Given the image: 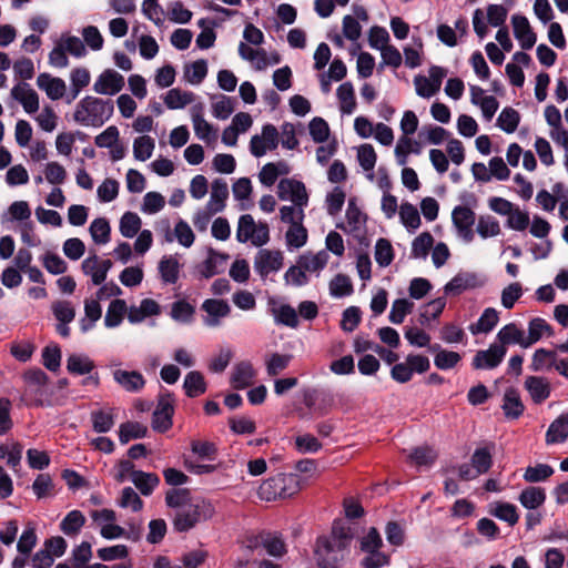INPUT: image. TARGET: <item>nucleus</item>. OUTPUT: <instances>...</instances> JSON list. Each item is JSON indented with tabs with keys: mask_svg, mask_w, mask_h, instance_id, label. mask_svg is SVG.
Listing matches in <instances>:
<instances>
[{
	"mask_svg": "<svg viewBox=\"0 0 568 568\" xmlns=\"http://www.w3.org/2000/svg\"><path fill=\"white\" fill-rule=\"evenodd\" d=\"M114 112V103L111 99L87 95L81 99L73 112V120L80 125L100 128Z\"/></svg>",
	"mask_w": 568,
	"mask_h": 568,
	"instance_id": "f257e3e1",
	"label": "nucleus"
},
{
	"mask_svg": "<svg viewBox=\"0 0 568 568\" xmlns=\"http://www.w3.org/2000/svg\"><path fill=\"white\" fill-rule=\"evenodd\" d=\"M300 490L298 477L294 474H277L263 481L258 495L267 501L277 498H288Z\"/></svg>",
	"mask_w": 568,
	"mask_h": 568,
	"instance_id": "f03ea898",
	"label": "nucleus"
},
{
	"mask_svg": "<svg viewBox=\"0 0 568 568\" xmlns=\"http://www.w3.org/2000/svg\"><path fill=\"white\" fill-rule=\"evenodd\" d=\"M277 195L283 201L292 202L298 209V213H303L304 206L307 205L308 195L301 181L282 179L277 184Z\"/></svg>",
	"mask_w": 568,
	"mask_h": 568,
	"instance_id": "7ed1b4c3",
	"label": "nucleus"
},
{
	"mask_svg": "<svg viewBox=\"0 0 568 568\" xmlns=\"http://www.w3.org/2000/svg\"><path fill=\"white\" fill-rule=\"evenodd\" d=\"M229 258L227 254L209 248L205 260L195 266V275L207 280L221 274L225 271Z\"/></svg>",
	"mask_w": 568,
	"mask_h": 568,
	"instance_id": "20e7f679",
	"label": "nucleus"
},
{
	"mask_svg": "<svg viewBox=\"0 0 568 568\" xmlns=\"http://www.w3.org/2000/svg\"><path fill=\"white\" fill-rule=\"evenodd\" d=\"M507 354V347L498 345L496 342L490 344L487 349L476 353L471 366L475 369H494L504 361Z\"/></svg>",
	"mask_w": 568,
	"mask_h": 568,
	"instance_id": "39448f33",
	"label": "nucleus"
},
{
	"mask_svg": "<svg viewBox=\"0 0 568 568\" xmlns=\"http://www.w3.org/2000/svg\"><path fill=\"white\" fill-rule=\"evenodd\" d=\"M201 310L206 313L203 317V324L207 327H217L222 324V320L231 313V306L224 300L207 298Z\"/></svg>",
	"mask_w": 568,
	"mask_h": 568,
	"instance_id": "423d86ee",
	"label": "nucleus"
},
{
	"mask_svg": "<svg viewBox=\"0 0 568 568\" xmlns=\"http://www.w3.org/2000/svg\"><path fill=\"white\" fill-rule=\"evenodd\" d=\"M283 266V255L281 252L261 250L254 260V270L265 278L272 273L278 272Z\"/></svg>",
	"mask_w": 568,
	"mask_h": 568,
	"instance_id": "0eeeda50",
	"label": "nucleus"
},
{
	"mask_svg": "<svg viewBox=\"0 0 568 568\" xmlns=\"http://www.w3.org/2000/svg\"><path fill=\"white\" fill-rule=\"evenodd\" d=\"M203 508L204 505L190 504L176 510L173 521L175 530L185 532L192 529L201 520Z\"/></svg>",
	"mask_w": 568,
	"mask_h": 568,
	"instance_id": "6e6552de",
	"label": "nucleus"
},
{
	"mask_svg": "<svg viewBox=\"0 0 568 568\" xmlns=\"http://www.w3.org/2000/svg\"><path fill=\"white\" fill-rule=\"evenodd\" d=\"M124 87V78L113 69L104 70L93 84L99 94L114 95Z\"/></svg>",
	"mask_w": 568,
	"mask_h": 568,
	"instance_id": "1a4fd4ad",
	"label": "nucleus"
},
{
	"mask_svg": "<svg viewBox=\"0 0 568 568\" xmlns=\"http://www.w3.org/2000/svg\"><path fill=\"white\" fill-rule=\"evenodd\" d=\"M282 221L286 223H291L286 232V245L288 250H297L306 244L307 241V230L302 224V217L304 215H297L298 221L294 217L296 215H281Z\"/></svg>",
	"mask_w": 568,
	"mask_h": 568,
	"instance_id": "9d476101",
	"label": "nucleus"
},
{
	"mask_svg": "<svg viewBox=\"0 0 568 568\" xmlns=\"http://www.w3.org/2000/svg\"><path fill=\"white\" fill-rule=\"evenodd\" d=\"M511 24L514 36L519 41L521 49H531L536 44L537 36L530 27L528 19L521 14H514L511 17Z\"/></svg>",
	"mask_w": 568,
	"mask_h": 568,
	"instance_id": "9b49d317",
	"label": "nucleus"
},
{
	"mask_svg": "<svg viewBox=\"0 0 568 568\" xmlns=\"http://www.w3.org/2000/svg\"><path fill=\"white\" fill-rule=\"evenodd\" d=\"M173 413L174 408L170 395L161 397L152 415V428L159 433L170 429Z\"/></svg>",
	"mask_w": 568,
	"mask_h": 568,
	"instance_id": "f8f14e48",
	"label": "nucleus"
},
{
	"mask_svg": "<svg viewBox=\"0 0 568 568\" xmlns=\"http://www.w3.org/2000/svg\"><path fill=\"white\" fill-rule=\"evenodd\" d=\"M112 375L115 383L125 392L139 393L145 386V378L138 371L115 369Z\"/></svg>",
	"mask_w": 568,
	"mask_h": 568,
	"instance_id": "ddd939ff",
	"label": "nucleus"
},
{
	"mask_svg": "<svg viewBox=\"0 0 568 568\" xmlns=\"http://www.w3.org/2000/svg\"><path fill=\"white\" fill-rule=\"evenodd\" d=\"M524 387L528 392L535 404L544 403L551 393L549 381L542 376H528L524 382Z\"/></svg>",
	"mask_w": 568,
	"mask_h": 568,
	"instance_id": "4468645a",
	"label": "nucleus"
},
{
	"mask_svg": "<svg viewBox=\"0 0 568 568\" xmlns=\"http://www.w3.org/2000/svg\"><path fill=\"white\" fill-rule=\"evenodd\" d=\"M329 258V254L325 250H321L317 253L306 252L297 258V264H300L306 273L315 274L316 276L324 270L327 265Z\"/></svg>",
	"mask_w": 568,
	"mask_h": 568,
	"instance_id": "2eb2a0df",
	"label": "nucleus"
},
{
	"mask_svg": "<svg viewBox=\"0 0 568 568\" xmlns=\"http://www.w3.org/2000/svg\"><path fill=\"white\" fill-rule=\"evenodd\" d=\"M526 334L524 329L519 328L516 323H509L503 326L496 335V343L498 345H519L523 348H528L526 343Z\"/></svg>",
	"mask_w": 568,
	"mask_h": 568,
	"instance_id": "dca6fc26",
	"label": "nucleus"
},
{
	"mask_svg": "<svg viewBox=\"0 0 568 568\" xmlns=\"http://www.w3.org/2000/svg\"><path fill=\"white\" fill-rule=\"evenodd\" d=\"M11 95L19 101L27 113H34L39 109L38 93L29 87L28 83H21L13 87Z\"/></svg>",
	"mask_w": 568,
	"mask_h": 568,
	"instance_id": "f3484780",
	"label": "nucleus"
},
{
	"mask_svg": "<svg viewBox=\"0 0 568 568\" xmlns=\"http://www.w3.org/2000/svg\"><path fill=\"white\" fill-rule=\"evenodd\" d=\"M160 278L164 284H175L179 281L181 264L176 255H164L159 262Z\"/></svg>",
	"mask_w": 568,
	"mask_h": 568,
	"instance_id": "a211bd4d",
	"label": "nucleus"
},
{
	"mask_svg": "<svg viewBox=\"0 0 568 568\" xmlns=\"http://www.w3.org/2000/svg\"><path fill=\"white\" fill-rule=\"evenodd\" d=\"M39 89L45 91L51 100H59L64 95L65 82L60 78L51 77L49 73H41L37 78Z\"/></svg>",
	"mask_w": 568,
	"mask_h": 568,
	"instance_id": "6ab92c4d",
	"label": "nucleus"
},
{
	"mask_svg": "<svg viewBox=\"0 0 568 568\" xmlns=\"http://www.w3.org/2000/svg\"><path fill=\"white\" fill-rule=\"evenodd\" d=\"M495 449V444L489 443L483 447H477L471 457L470 463L471 466L479 473V475H484L489 471L493 466V453Z\"/></svg>",
	"mask_w": 568,
	"mask_h": 568,
	"instance_id": "aec40b11",
	"label": "nucleus"
},
{
	"mask_svg": "<svg viewBox=\"0 0 568 568\" xmlns=\"http://www.w3.org/2000/svg\"><path fill=\"white\" fill-rule=\"evenodd\" d=\"M229 197V186L223 179H215L212 182L211 197L207 204L210 213H217L224 210L225 201Z\"/></svg>",
	"mask_w": 568,
	"mask_h": 568,
	"instance_id": "412c9836",
	"label": "nucleus"
},
{
	"mask_svg": "<svg viewBox=\"0 0 568 568\" xmlns=\"http://www.w3.org/2000/svg\"><path fill=\"white\" fill-rule=\"evenodd\" d=\"M501 408L504 410L505 416L509 419H517L519 416L523 415L525 406L520 399L517 389H506Z\"/></svg>",
	"mask_w": 568,
	"mask_h": 568,
	"instance_id": "4be33fe9",
	"label": "nucleus"
},
{
	"mask_svg": "<svg viewBox=\"0 0 568 568\" xmlns=\"http://www.w3.org/2000/svg\"><path fill=\"white\" fill-rule=\"evenodd\" d=\"M499 321V313L493 308H486L476 323L469 325L473 335L487 334L491 332Z\"/></svg>",
	"mask_w": 568,
	"mask_h": 568,
	"instance_id": "5701e85b",
	"label": "nucleus"
},
{
	"mask_svg": "<svg viewBox=\"0 0 568 568\" xmlns=\"http://www.w3.org/2000/svg\"><path fill=\"white\" fill-rule=\"evenodd\" d=\"M557 356V351L538 348L532 355L530 369L532 372H544L551 368L555 369Z\"/></svg>",
	"mask_w": 568,
	"mask_h": 568,
	"instance_id": "b1692460",
	"label": "nucleus"
},
{
	"mask_svg": "<svg viewBox=\"0 0 568 568\" xmlns=\"http://www.w3.org/2000/svg\"><path fill=\"white\" fill-rule=\"evenodd\" d=\"M519 503L528 510H536L546 500L545 489L537 486H529L521 490L518 497Z\"/></svg>",
	"mask_w": 568,
	"mask_h": 568,
	"instance_id": "393cba45",
	"label": "nucleus"
},
{
	"mask_svg": "<svg viewBox=\"0 0 568 568\" xmlns=\"http://www.w3.org/2000/svg\"><path fill=\"white\" fill-rule=\"evenodd\" d=\"M255 376L253 366L248 362L239 363L234 368L231 376V384L236 389H244L250 386Z\"/></svg>",
	"mask_w": 568,
	"mask_h": 568,
	"instance_id": "a878e982",
	"label": "nucleus"
},
{
	"mask_svg": "<svg viewBox=\"0 0 568 568\" xmlns=\"http://www.w3.org/2000/svg\"><path fill=\"white\" fill-rule=\"evenodd\" d=\"M94 367V362L84 354H71L67 359V369L73 375L90 374Z\"/></svg>",
	"mask_w": 568,
	"mask_h": 568,
	"instance_id": "bb28decb",
	"label": "nucleus"
},
{
	"mask_svg": "<svg viewBox=\"0 0 568 568\" xmlns=\"http://www.w3.org/2000/svg\"><path fill=\"white\" fill-rule=\"evenodd\" d=\"M195 307L185 300H178L172 303L170 316L181 324H191L194 321Z\"/></svg>",
	"mask_w": 568,
	"mask_h": 568,
	"instance_id": "cd10ccee",
	"label": "nucleus"
},
{
	"mask_svg": "<svg viewBox=\"0 0 568 568\" xmlns=\"http://www.w3.org/2000/svg\"><path fill=\"white\" fill-rule=\"evenodd\" d=\"M476 275L459 273L455 275L444 287L446 295H458L467 288L475 287Z\"/></svg>",
	"mask_w": 568,
	"mask_h": 568,
	"instance_id": "c85d7f7f",
	"label": "nucleus"
},
{
	"mask_svg": "<svg viewBox=\"0 0 568 568\" xmlns=\"http://www.w3.org/2000/svg\"><path fill=\"white\" fill-rule=\"evenodd\" d=\"M128 311V306L124 300L115 298L113 300L108 307L106 314L104 316V325L108 328L118 327Z\"/></svg>",
	"mask_w": 568,
	"mask_h": 568,
	"instance_id": "c756f323",
	"label": "nucleus"
},
{
	"mask_svg": "<svg viewBox=\"0 0 568 568\" xmlns=\"http://www.w3.org/2000/svg\"><path fill=\"white\" fill-rule=\"evenodd\" d=\"M192 121L195 134L199 139L207 142H210L212 139H215L213 126L204 120L201 106L192 108Z\"/></svg>",
	"mask_w": 568,
	"mask_h": 568,
	"instance_id": "7c9ffc66",
	"label": "nucleus"
},
{
	"mask_svg": "<svg viewBox=\"0 0 568 568\" xmlns=\"http://www.w3.org/2000/svg\"><path fill=\"white\" fill-rule=\"evenodd\" d=\"M568 438V423L559 415L546 432V444H562Z\"/></svg>",
	"mask_w": 568,
	"mask_h": 568,
	"instance_id": "2f4dec72",
	"label": "nucleus"
},
{
	"mask_svg": "<svg viewBox=\"0 0 568 568\" xmlns=\"http://www.w3.org/2000/svg\"><path fill=\"white\" fill-rule=\"evenodd\" d=\"M131 481L142 495L149 496L159 486L160 478L156 474L139 470L133 473V478Z\"/></svg>",
	"mask_w": 568,
	"mask_h": 568,
	"instance_id": "473e14b6",
	"label": "nucleus"
},
{
	"mask_svg": "<svg viewBox=\"0 0 568 568\" xmlns=\"http://www.w3.org/2000/svg\"><path fill=\"white\" fill-rule=\"evenodd\" d=\"M183 388L186 396L197 397L206 392V383L202 373L197 371H191L185 375Z\"/></svg>",
	"mask_w": 568,
	"mask_h": 568,
	"instance_id": "72a5a7b5",
	"label": "nucleus"
},
{
	"mask_svg": "<svg viewBox=\"0 0 568 568\" xmlns=\"http://www.w3.org/2000/svg\"><path fill=\"white\" fill-rule=\"evenodd\" d=\"M342 113L351 114L356 108L354 87L351 82L342 83L336 91Z\"/></svg>",
	"mask_w": 568,
	"mask_h": 568,
	"instance_id": "f704fd0d",
	"label": "nucleus"
},
{
	"mask_svg": "<svg viewBox=\"0 0 568 568\" xmlns=\"http://www.w3.org/2000/svg\"><path fill=\"white\" fill-rule=\"evenodd\" d=\"M85 523V517L80 510H71L60 523V530L69 536H77Z\"/></svg>",
	"mask_w": 568,
	"mask_h": 568,
	"instance_id": "c9c22d12",
	"label": "nucleus"
},
{
	"mask_svg": "<svg viewBox=\"0 0 568 568\" xmlns=\"http://www.w3.org/2000/svg\"><path fill=\"white\" fill-rule=\"evenodd\" d=\"M165 239L168 242L175 239L182 246L190 247L194 243L195 236L190 225L181 220L176 223L173 234L168 229Z\"/></svg>",
	"mask_w": 568,
	"mask_h": 568,
	"instance_id": "e433bc0d",
	"label": "nucleus"
},
{
	"mask_svg": "<svg viewBox=\"0 0 568 568\" xmlns=\"http://www.w3.org/2000/svg\"><path fill=\"white\" fill-rule=\"evenodd\" d=\"M148 428L138 422H126L119 427V440L128 444L131 439H139L146 436Z\"/></svg>",
	"mask_w": 568,
	"mask_h": 568,
	"instance_id": "4c0bfd02",
	"label": "nucleus"
},
{
	"mask_svg": "<svg viewBox=\"0 0 568 568\" xmlns=\"http://www.w3.org/2000/svg\"><path fill=\"white\" fill-rule=\"evenodd\" d=\"M252 184L250 179L241 178L233 184V195L236 200L241 201L240 210H248L253 202L251 200Z\"/></svg>",
	"mask_w": 568,
	"mask_h": 568,
	"instance_id": "58836bf2",
	"label": "nucleus"
},
{
	"mask_svg": "<svg viewBox=\"0 0 568 568\" xmlns=\"http://www.w3.org/2000/svg\"><path fill=\"white\" fill-rule=\"evenodd\" d=\"M545 333H551L550 325L544 318H532L528 324V335H526L527 342L525 345L530 347L532 344L537 343Z\"/></svg>",
	"mask_w": 568,
	"mask_h": 568,
	"instance_id": "ea45409f",
	"label": "nucleus"
},
{
	"mask_svg": "<svg viewBox=\"0 0 568 568\" xmlns=\"http://www.w3.org/2000/svg\"><path fill=\"white\" fill-rule=\"evenodd\" d=\"M194 100V94L189 91H181L180 89H171L165 98L164 103L169 109H182Z\"/></svg>",
	"mask_w": 568,
	"mask_h": 568,
	"instance_id": "a19ab883",
	"label": "nucleus"
},
{
	"mask_svg": "<svg viewBox=\"0 0 568 568\" xmlns=\"http://www.w3.org/2000/svg\"><path fill=\"white\" fill-rule=\"evenodd\" d=\"M519 122V112L510 106L505 108L497 119V125L506 133L515 132L518 128Z\"/></svg>",
	"mask_w": 568,
	"mask_h": 568,
	"instance_id": "79ce46f5",
	"label": "nucleus"
},
{
	"mask_svg": "<svg viewBox=\"0 0 568 568\" xmlns=\"http://www.w3.org/2000/svg\"><path fill=\"white\" fill-rule=\"evenodd\" d=\"M554 474V468L547 464H537L528 466L524 473V479L527 483H540L548 479Z\"/></svg>",
	"mask_w": 568,
	"mask_h": 568,
	"instance_id": "37998d69",
	"label": "nucleus"
},
{
	"mask_svg": "<svg viewBox=\"0 0 568 568\" xmlns=\"http://www.w3.org/2000/svg\"><path fill=\"white\" fill-rule=\"evenodd\" d=\"M414 303L406 298H398L393 302L388 318L393 324H402L405 316L413 311Z\"/></svg>",
	"mask_w": 568,
	"mask_h": 568,
	"instance_id": "c03bdc74",
	"label": "nucleus"
},
{
	"mask_svg": "<svg viewBox=\"0 0 568 568\" xmlns=\"http://www.w3.org/2000/svg\"><path fill=\"white\" fill-rule=\"evenodd\" d=\"M490 514L500 520L508 523L509 526L517 524L519 516L515 505L509 503H496Z\"/></svg>",
	"mask_w": 568,
	"mask_h": 568,
	"instance_id": "a18cd8bd",
	"label": "nucleus"
},
{
	"mask_svg": "<svg viewBox=\"0 0 568 568\" xmlns=\"http://www.w3.org/2000/svg\"><path fill=\"white\" fill-rule=\"evenodd\" d=\"M445 306H446L445 297H438V298H435V300L430 301L429 303H427L424 306V310L420 312V315H419L420 324L426 325V324H428V322L430 320L437 318L444 311Z\"/></svg>",
	"mask_w": 568,
	"mask_h": 568,
	"instance_id": "49530a36",
	"label": "nucleus"
},
{
	"mask_svg": "<svg viewBox=\"0 0 568 568\" xmlns=\"http://www.w3.org/2000/svg\"><path fill=\"white\" fill-rule=\"evenodd\" d=\"M154 150V140L149 135H142L134 140L133 154L139 161H146Z\"/></svg>",
	"mask_w": 568,
	"mask_h": 568,
	"instance_id": "de8ad7c7",
	"label": "nucleus"
},
{
	"mask_svg": "<svg viewBox=\"0 0 568 568\" xmlns=\"http://www.w3.org/2000/svg\"><path fill=\"white\" fill-rule=\"evenodd\" d=\"M110 224L103 217L95 219L90 226L92 240L97 244H105L110 241Z\"/></svg>",
	"mask_w": 568,
	"mask_h": 568,
	"instance_id": "09e8293b",
	"label": "nucleus"
},
{
	"mask_svg": "<svg viewBox=\"0 0 568 568\" xmlns=\"http://www.w3.org/2000/svg\"><path fill=\"white\" fill-rule=\"evenodd\" d=\"M433 243L434 239L429 233H422L413 241L410 256L414 258H426Z\"/></svg>",
	"mask_w": 568,
	"mask_h": 568,
	"instance_id": "8fccbe9b",
	"label": "nucleus"
},
{
	"mask_svg": "<svg viewBox=\"0 0 568 568\" xmlns=\"http://www.w3.org/2000/svg\"><path fill=\"white\" fill-rule=\"evenodd\" d=\"M394 258L393 246L386 239H379L375 245V261L381 267L388 266Z\"/></svg>",
	"mask_w": 568,
	"mask_h": 568,
	"instance_id": "3c124183",
	"label": "nucleus"
},
{
	"mask_svg": "<svg viewBox=\"0 0 568 568\" xmlns=\"http://www.w3.org/2000/svg\"><path fill=\"white\" fill-rule=\"evenodd\" d=\"M42 364L51 372H57L61 366V349L57 344L48 345L42 351Z\"/></svg>",
	"mask_w": 568,
	"mask_h": 568,
	"instance_id": "603ef678",
	"label": "nucleus"
},
{
	"mask_svg": "<svg viewBox=\"0 0 568 568\" xmlns=\"http://www.w3.org/2000/svg\"><path fill=\"white\" fill-rule=\"evenodd\" d=\"M476 230L483 239H487L498 235L500 226L494 215H480Z\"/></svg>",
	"mask_w": 568,
	"mask_h": 568,
	"instance_id": "864d4df0",
	"label": "nucleus"
},
{
	"mask_svg": "<svg viewBox=\"0 0 568 568\" xmlns=\"http://www.w3.org/2000/svg\"><path fill=\"white\" fill-rule=\"evenodd\" d=\"M476 215H452L459 235L467 242L474 237L473 225L476 222Z\"/></svg>",
	"mask_w": 568,
	"mask_h": 568,
	"instance_id": "5fc2aeb1",
	"label": "nucleus"
},
{
	"mask_svg": "<svg viewBox=\"0 0 568 568\" xmlns=\"http://www.w3.org/2000/svg\"><path fill=\"white\" fill-rule=\"evenodd\" d=\"M435 459L436 454L429 447H417L409 455L410 463L418 468L432 466Z\"/></svg>",
	"mask_w": 568,
	"mask_h": 568,
	"instance_id": "6e6d98bb",
	"label": "nucleus"
},
{
	"mask_svg": "<svg viewBox=\"0 0 568 568\" xmlns=\"http://www.w3.org/2000/svg\"><path fill=\"white\" fill-rule=\"evenodd\" d=\"M207 74V63L204 59L196 60L185 68V77L192 84H200Z\"/></svg>",
	"mask_w": 568,
	"mask_h": 568,
	"instance_id": "4d7b16f0",
	"label": "nucleus"
},
{
	"mask_svg": "<svg viewBox=\"0 0 568 568\" xmlns=\"http://www.w3.org/2000/svg\"><path fill=\"white\" fill-rule=\"evenodd\" d=\"M329 292L334 297H344L353 293V285L348 276L338 274L329 283Z\"/></svg>",
	"mask_w": 568,
	"mask_h": 568,
	"instance_id": "13d9d810",
	"label": "nucleus"
},
{
	"mask_svg": "<svg viewBox=\"0 0 568 568\" xmlns=\"http://www.w3.org/2000/svg\"><path fill=\"white\" fill-rule=\"evenodd\" d=\"M292 355L273 353L266 359V372L270 376H276L283 372L290 364Z\"/></svg>",
	"mask_w": 568,
	"mask_h": 568,
	"instance_id": "bf43d9fd",
	"label": "nucleus"
},
{
	"mask_svg": "<svg viewBox=\"0 0 568 568\" xmlns=\"http://www.w3.org/2000/svg\"><path fill=\"white\" fill-rule=\"evenodd\" d=\"M118 505L122 508H131L135 513L143 508L142 499L132 487H124L122 489Z\"/></svg>",
	"mask_w": 568,
	"mask_h": 568,
	"instance_id": "052dcab7",
	"label": "nucleus"
},
{
	"mask_svg": "<svg viewBox=\"0 0 568 568\" xmlns=\"http://www.w3.org/2000/svg\"><path fill=\"white\" fill-rule=\"evenodd\" d=\"M332 536L337 540L338 548H345L354 537V532L351 526L346 525L342 520H336L333 524Z\"/></svg>",
	"mask_w": 568,
	"mask_h": 568,
	"instance_id": "680f3d73",
	"label": "nucleus"
},
{
	"mask_svg": "<svg viewBox=\"0 0 568 568\" xmlns=\"http://www.w3.org/2000/svg\"><path fill=\"white\" fill-rule=\"evenodd\" d=\"M308 129H310V134L314 142L323 143L328 139L329 128H328L327 122L324 119H322L320 116L314 118L310 122Z\"/></svg>",
	"mask_w": 568,
	"mask_h": 568,
	"instance_id": "e2e57ef3",
	"label": "nucleus"
},
{
	"mask_svg": "<svg viewBox=\"0 0 568 568\" xmlns=\"http://www.w3.org/2000/svg\"><path fill=\"white\" fill-rule=\"evenodd\" d=\"M51 308L58 322L71 323L75 317V310L69 301L54 302Z\"/></svg>",
	"mask_w": 568,
	"mask_h": 568,
	"instance_id": "0e129e2a",
	"label": "nucleus"
},
{
	"mask_svg": "<svg viewBox=\"0 0 568 568\" xmlns=\"http://www.w3.org/2000/svg\"><path fill=\"white\" fill-rule=\"evenodd\" d=\"M462 359L457 352L442 349L434 358V364L437 368L446 371L455 367Z\"/></svg>",
	"mask_w": 568,
	"mask_h": 568,
	"instance_id": "69168bd1",
	"label": "nucleus"
},
{
	"mask_svg": "<svg viewBox=\"0 0 568 568\" xmlns=\"http://www.w3.org/2000/svg\"><path fill=\"white\" fill-rule=\"evenodd\" d=\"M91 420L97 433H108L114 425L112 414L104 410L92 412Z\"/></svg>",
	"mask_w": 568,
	"mask_h": 568,
	"instance_id": "338daca9",
	"label": "nucleus"
},
{
	"mask_svg": "<svg viewBox=\"0 0 568 568\" xmlns=\"http://www.w3.org/2000/svg\"><path fill=\"white\" fill-rule=\"evenodd\" d=\"M191 450L202 459L214 460L217 448L216 445L209 440H192Z\"/></svg>",
	"mask_w": 568,
	"mask_h": 568,
	"instance_id": "774afa93",
	"label": "nucleus"
}]
</instances>
